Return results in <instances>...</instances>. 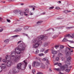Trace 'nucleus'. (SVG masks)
<instances>
[{"instance_id":"nucleus-1","label":"nucleus","mask_w":74,"mask_h":74,"mask_svg":"<svg viewBox=\"0 0 74 74\" xmlns=\"http://www.w3.org/2000/svg\"><path fill=\"white\" fill-rule=\"evenodd\" d=\"M47 37L44 35H40L38 36L36 38L32 40V42L35 43L32 45L33 48H37L40 45L42 44V41L41 40H44Z\"/></svg>"},{"instance_id":"nucleus-2","label":"nucleus","mask_w":74,"mask_h":74,"mask_svg":"<svg viewBox=\"0 0 74 74\" xmlns=\"http://www.w3.org/2000/svg\"><path fill=\"white\" fill-rule=\"evenodd\" d=\"M17 44H21L18 46V47L15 49V51L17 54H20L21 53V51H23V50H25V45L23 44V43H22V41L21 40L18 41Z\"/></svg>"},{"instance_id":"nucleus-3","label":"nucleus","mask_w":74,"mask_h":74,"mask_svg":"<svg viewBox=\"0 0 74 74\" xmlns=\"http://www.w3.org/2000/svg\"><path fill=\"white\" fill-rule=\"evenodd\" d=\"M24 64L23 66L22 67V63H18L17 65L16 68L18 69L19 70H25V69L26 68V67L27 66V63L25 60H24L23 61Z\"/></svg>"},{"instance_id":"nucleus-4","label":"nucleus","mask_w":74,"mask_h":74,"mask_svg":"<svg viewBox=\"0 0 74 74\" xmlns=\"http://www.w3.org/2000/svg\"><path fill=\"white\" fill-rule=\"evenodd\" d=\"M12 71L10 70V71L9 73L10 74H16L19 72V69H18L16 67H14L12 69Z\"/></svg>"},{"instance_id":"nucleus-5","label":"nucleus","mask_w":74,"mask_h":74,"mask_svg":"<svg viewBox=\"0 0 74 74\" xmlns=\"http://www.w3.org/2000/svg\"><path fill=\"white\" fill-rule=\"evenodd\" d=\"M21 57V55L18 56H16L12 59V60L13 61L14 63H18L20 60Z\"/></svg>"},{"instance_id":"nucleus-6","label":"nucleus","mask_w":74,"mask_h":74,"mask_svg":"<svg viewBox=\"0 0 74 74\" xmlns=\"http://www.w3.org/2000/svg\"><path fill=\"white\" fill-rule=\"evenodd\" d=\"M58 66L60 67V68L62 70H64L66 68H67L68 66L67 65H65L64 66H62V64L61 63H59L58 64Z\"/></svg>"},{"instance_id":"nucleus-7","label":"nucleus","mask_w":74,"mask_h":74,"mask_svg":"<svg viewBox=\"0 0 74 74\" xmlns=\"http://www.w3.org/2000/svg\"><path fill=\"white\" fill-rule=\"evenodd\" d=\"M5 59H3V62L4 63H6L7 62V60H11V58L10 56H6L5 57Z\"/></svg>"},{"instance_id":"nucleus-8","label":"nucleus","mask_w":74,"mask_h":74,"mask_svg":"<svg viewBox=\"0 0 74 74\" xmlns=\"http://www.w3.org/2000/svg\"><path fill=\"white\" fill-rule=\"evenodd\" d=\"M40 66V63L38 62L34 61L33 62L32 64V66L33 67H38Z\"/></svg>"},{"instance_id":"nucleus-9","label":"nucleus","mask_w":74,"mask_h":74,"mask_svg":"<svg viewBox=\"0 0 74 74\" xmlns=\"http://www.w3.org/2000/svg\"><path fill=\"white\" fill-rule=\"evenodd\" d=\"M8 61L7 62V65L8 67H10L12 64V62L10 60H8Z\"/></svg>"},{"instance_id":"nucleus-10","label":"nucleus","mask_w":74,"mask_h":74,"mask_svg":"<svg viewBox=\"0 0 74 74\" xmlns=\"http://www.w3.org/2000/svg\"><path fill=\"white\" fill-rule=\"evenodd\" d=\"M25 13L26 12H24L20 10L18 14H20L22 16L23 14L25 15H26V16H27V14H25Z\"/></svg>"},{"instance_id":"nucleus-11","label":"nucleus","mask_w":74,"mask_h":74,"mask_svg":"<svg viewBox=\"0 0 74 74\" xmlns=\"http://www.w3.org/2000/svg\"><path fill=\"white\" fill-rule=\"evenodd\" d=\"M67 36L71 38H73L74 37V33L71 35L68 34L67 35Z\"/></svg>"},{"instance_id":"nucleus-12","label":"nucleus","mask_w":74,"mask_h":74,"mask_svg":"<svg viewBox=\"0 0 74 74\" xmlns=\"http://www.w3.org/2000/svg\"><path fill=\"white\" fill-rule=\"evenodd\" d=\"M11 56L12 57H15V52L14 51H12L11 53Z\"/></svg>"},{"instance_id":"nucleus-13","label":"nucleus","mask_w":74,"mask_h":74,"mask_svg":"<svg viewBox=\"0 0 74 74\" xmlns=\"http://www.w3.org/2000/svg\"><path fill=\"white\" fill-rule=\"evenodd\" d=\"M52 53L53 55H55L57 54L58 53V51L55 50H53L51 52Z\"/></svg>"},{"instance_id":"nucleus-14","label":"nucleus","mask_w":74,"mask_h":74,"mask_svg":"<svg viewBox=\"0 0 74 74\" xmlns=\"http://www.w3.org/2000/svg\"><path fill=\"white\" fill-rule=\"evenodd\" d=\"M1 66L2 68L4 69L6 68V65L5 64H2L1 65Z\"/></svg>"},{"instance_id":"nucleus-15","label":"nucleus","mask_w":74,"mask_h":74,"mask_svg":"<svg viewBox=\"0 0 74 74\" xmlns=\"http://www.w3.org/2000/svg\"><path fill=\"white\" fill-rule=\"evenodd\" d=\"M21 30H22V28H19L16 29L14 30V32H19V31H21Z\"/></svg>"},{"instance_id":"nucleus-16","label":"nucleus","mask_w":74,"mask_h":74,"mask_svg":"<svg viewBox=\"0 0 74 74\" xmlns=\"http://www.w3.org/2000/svg\"><path fill=\"white\" fill-rule=\"evenodd\" d=\"M49 44V43H48L47 42H45L43 44V46L44 47H47L48 45Z\"/></svg>"},{"instance_id":"nucleus-17","label":"nucleus","mask_w":74,"mask_h":74,"mask_svg":"<svg viewBox=\"0 0 74 74\" xmlns=\"http://www.w3.org/2000/svg\"><path fill=\"white\" fill-rule=\"evenodd\" d=\"M71 12V11L70 10H65L63 11V12L64 13H65V14H67V13H69V12Z\"/></svg>"},{"instance_id":"nucleus-18","label":"nucleus","mask_w":74,"mask_h":74,"mask_svg":"<svg viewBox=\"0 0 74 74\" xmlns=\"http://www.w3.org/2000/svg\"><path fill=\"white\" fill-rule=\"evenodd\" d=\"M29 7L30 8H32V10H35V8H36V7L35 6L32 5L29 6Z\"/></svg>"},{"instance_id":"nucleus-19","label":"nucleus","mask_w":74,"mask_h":74,"mask_svg":"<svg viewBox=\"0 0 74 74\" xmlns=\"http://www.w3.org/2000/svg\"><path fill=\"white\" fill-rule=\"evenodd\" d=\"M19 11L20 10H16L14 11L13 12V13H14L15 14H16V13H18V12L19 13Z\"/></svg>"},{"instance_id":"nucleus-20","label":"nucleus","mask_w":74,"mask_h":74,"mask_svg":"<svg viewBox=\"0 0 74 74\" xmlns=\"http://www.w3.org/2000/svg\"><path fill=\"white\" fill-rule=\"evenodd\" d=\"M9 41H10V40L8 39H7L4 40V42L5 43H8V42H9Z\"/></svg>"},{"instance_id":"nucleus-21","label":"nucleus","mask_w":74,"mask_h":74,"mask_svg":"<svg viewBox=\"0 0 74 74\" xmlns=\"http://www.w3.org/2000/svg\"><path fill=\"white\" fill-rule=\"evenodd\" d=\"M49 64V61L47 59L46 60V65H48Z\"/></svg>"},{"instance_id":"nucleus-22","label":"nucleus","mask_w":74,"mask_h":74,"mask_svg":"<svg viewBox=\"0 0 74 74\" xmlns=\"http://www.w3.org/2000/svg\"><path fill=\"white\" fill-rule=\"evenodd\" d=\"M41 22H42V21H39L37 22V25H40V23H41Z\"/></svg>"},{"instance_id":"nucleus-23","label":"nucleus","mask_w":74,"mask_h":74,"mask_svg":"<svg viewBox=\"0 0 74 74\" xmlns=\"http://www.w3.org/2000/svg\"><path fill=\"white\" fill-rule=\"evenodd\" d=\"M68 40H67L66 38H64V39L62 41L63 42H67V41H68Z\"/></svg>"},{"instance_id":"nucleus-24","label":"nucleus","mask_w":74,"mask_h":74,"mask_svg":"<svg viewBox=\"0 0 74 74\" xmlns=\"http://www.w3.org/2000/svg\"><path fill=\"white\" fill-rule=\"evenodd\" d=\"M47 59H48V57H45L42 59L43 61H46Z\"/></svg>"},{"instance_id":"nucleus-25","label":"nucleus","mask_w":74,"mask_h":74,"mask_svg":"<svg viewBox=\"0 0 74 74\" xmlns=\"http://www.w3.org/2000/svg\"><path fill=\"white\" fill-rule=\"evenodd\" d=\"M54 70H56V71H61V69L59 68L54 69Z\"/></svg>"},{"instance_id":"nucleus-26","label":"nucleus","mask_w":74,"mask_h":74,"mask_svg":"<svg viewBox=\"0 0 74 74\" xmlns=\"http://www.w3.org/2000/svg\"><path fill=\"white\" fill-rule=\"evenodd\" d=\"M41 68L43 69H45V65L42 64L41 66Z\"/></svg>"},{"instance_id":"nucleus-27","label":"nucleus","mask_w":74,"mask_h":74,"mask_svg":"<svg viewBox=\"0 0 74 74\" xmlns=\"http://www.w3.org/2000/svg\"><path fill=\"white\" fill-rule=\"evenodd\" d=\"M71 53H70V52H67V53H66V55H71Z\"/></svg>"},{"instance_id":"nucleus-28","label":"nucleus","mask_w":74,"mask_h":74,"mask_svg":"<svg viewBox=\"0 0 74 74\" xmlns=\"http://www.w3.org/2000/svg\"><path fill=\"white\" fill-rule=\"evenodd\" d=\"M29 29V27L27 26H25L24 27V30H27V29Z\"/></svg>"},{"instance_id":"nucleus-29","label":"nucleus","mask_w":74,"mask_h":74,"mask_svg":"<svg viewBox=\"0 0 74 74\" xmlns=\"http://www.w3.org/2000/svg\"><path fill=\"white\" fill-rule=\"evenodd\" d=\"M68 49H69V51H70L71 52H73V49H70L69 47H68Z\"/></svg>"},{"instance_id":"nucleus-30","label":"nucleus","mask_w":74,"mask_h":74,"mask_svg":"<svg viewBox=\"0 0 74 74\" xmlns=\"http://www.w3.org/2000/svg\"><path fill=\"white\" fill-rule=\"evenodd\" d=\"M71 59V57H69L67 59V60L68 61H69V60H70Z\"/></svg>"},{"instance_id":"nucleus-31","label":"nucleus","mask_w":74,"mask_h":74,"mask_svg":"<svg viewBox=\"0 0 74 74\" xmlns=\"http://www.w3.org/2000/svg\"><path fill=\"white\" fill-rule=\"evenodd\" d=\"M70 71V69H66L65 70V71H66V72H68V73H69Z\"/></svg>"},{"instance_id":"nucleus-32","label":"nucleus","mask_w":74,"mask_h":74,"mask_svg":"<svg viewBox=\"0 0 74 74\" xmlns=\"http://www.w3.org/2000/svg\"><path fill=\"white\" fill-rule=\"evenodd\" d=\"M39 52V50L38 49H37L36 51V54H38Z\"/></svg>"},{"instance_id":"nucleus-33","label":"nucleus","mask_w":74,"mask_h":74,"mask_svg":"<svg viewBox=\"0 0 74 74\" xmlns=\"http://www.w3.org/2000/svg\"><path fill=\"white\" fill-rule=\"evenodd\" d=\"M34 14V13L32 12H30L29 14L30 15H33Z\"/></svg>"},{"instance_id":"nucleus-34","label":"nucleus","mask_w":74,"mask_h":74,"mask_svg":"<svg viewBox=\"0 0 74 74\" xmlns=\"http://www.w3.org/2000/svg\"><path fill=\"white\" fill-rule=\"evenodd\" d=\"M39 56H44V54L42 53L41 54H38Z\"/></svg>"},{"instance_id":"nucleus-35","label":"nucleus","mask_w":74,"mask_h":74,"mask_svg":"<svg viewBox=\"0 0 74 74\" xmlns=\"http://www.w3.org/2000/svg\"><path fill=\"white\" fill-rule=\"evenodd\" d=\"M3 71V69L1 66H0V73H1Z\"/></svg>"},{"instance_id":"nucleus-36","label":"nucleus","mask_w":74,"mask_h":74,"mask_svg":"<svg viewBox=\"0 0 74 74\" xmlns=\"http://www.w3.org/2000/svg\"><path fill=\"white\" fill-rule=\"evenodd\" d=\"M19 36L18 35H16L14 36H13L12 37H19Z\"/></svg>"},{"instance_id":"nucleus-37","label":"nucleus","mask_w":74,"mask_h":74,"mask_svg":"<svg viewBox=\"0 0 74 74\" xmlns=\"http://www.w3.org/2000/svg\"><path fill=\"white\" fill-rule=\"evenodd\" d=\"M56 59L57 61H58V60H59V58L58 57H56Z\"/></svg>"},{"instance_id":"nucleus-38","label":"nucleus","mask_w":74,"mask_h":74,"mask_svg":"<svg viewBox=\"0 0 74 74\" xmlns=\"http://www.w3.org/2000/svg\"><path fill=\"white\" fill-rule=\"evenodd\" d=\"M36 72V70L33 69L32 70V72L34 74H35V73Z\"/></svg>"},{"instance_id":"nucleus-39","label":"nucleus","mask_w":74,"mask_h":74,"mask_svg":"<svg viewBox=\"0 0 74 74\" xmlns=\"http://www.w3.org/2000/svg\"><path fill=\"white\" fill-rule=\"evenodd\" d=\"M48 51H49V49H47L45 51V53H48Z\"/></svg>"},{"instance_id":"nucleus-40","label":"nucleus","mask_w":74,"mask_h":74,"mask_svg":"<svg viewBox=\"0 0 74 74\" xmlns=\"http://www.w3.org/2000/svg\"><path fill=\"white\" fill-rule=\"evenodd\" d=\"M64 48V46L63 45H61L60 46V49H63Z\"/></svg>"},{"instance_id":"nucleus-41","label":"nucleus","mask_w":74,"mask_h":74,"mask_svg":"<svg viewBox=\"0 0 74 74\" xmlns=\"http://www.w3.org/2000/svg\"><path fill=\"white\" fill-rule=\"evenodd\" d=\"M68 41H69L70 42H71V43H73L74 42V41L73 40H68Z\"/></svg>"},{"instance_id":"nucleus-42","label":"nucleus","mask_w":74,"mask_h":74,"mask_svg":"<svg viewBox=\"0 0 74 74\" xmlns=\"http://www.w3.org/2000/svg\"><path fill=\"white\" fill-rule=\"evenodd\" d=\"M25 11L27 12H29V10L28 9H27L25 10Z\"/></svg>"},{"instance_id":"nucleus-43","label":"nucleus","mask_w":74,"mask_h":74,"mask_svg":"<svg viewBox=\"0 0 74 74\" xmlns=\"http://www.w3.org/2000/svg\"><path fill=\"white\" fill-rule=\"evenodd\" d=\"M60 8L58 6H57L55 8V9H56V10H59Z\"/></svg>"},{"instance_id":"nucleus-44","label":"nucleus","mask_w":74,"mask_h":74,"mask_svg":"<svg viewBox=\"0 0 74 74\" xmlns=\"http://www.w3.org/2000/svg\"><path fill=\"white\" fill-rule=\"evenodd\" d=\"M41 52H44V49H42L40 50Z\"/></svg>"},{"instance_id":"nucleus-45","label":"nucleus","mask_w":74,"mask_h":74,"mask_svg":"<svg viewBox=\"0 0 74 74\" xmlns=\"http://www.w3.org/2000/svg\"><path fill=\"white\" fill-rule=\"evenodd\" d=\"M46 14V13L45 12H43L41 14V15H45V14Z\"/></svg>"},{"instance_id":"nucleus-46","label":"nucleus","mask_w":74,"mask_h":74,"mask_svg":"<svg viewBox=\"0 0 74 74\" xmlns=\"http://www.w3.org/2000/svg\"><path fill=\"white\" fill-rule=\"evenodd\" d=\"M59 47V45H56L55 46V48H56V49H57V48H58Z\"/></svg>"},{"instance_id":"nucleus-47","label":"nucleus","mask_w":74,"mask_h":74,"mask_svg":"<svg viewBox=\"0 0 74 74\" xmlns=\"http://www.w3.org/2000/svg\"><path fill=\"white\" fill-rule=\"evenodd\" d=\"M58 37V36L54 35L53 36V38H56V37Z\"/></svg>"},{"instance_id":"nucleus-48","label":"nucleus","mask_w":74,"mask_h":74,"mask_svg":"<svg viewBox=\"0 0 74 74\" xmlns=\"http://www.w3.org/2000/svg\"><path fill=\"white\" fill-rule=\"evenodd\" d=\"M54 7H50L49 8V10H52V9H53V8H54Z\"/></svg>"},{"instance_id":"nucleus-49","label":"nucleus","mask_w":74,"mask_h":74,"mask_svg":"<svg viewBox=\"0 0 74 74\" xmlns=\"http://www.w3.org/2000/svg\"><path fill=\"white\" fill-rule=\"evenodd\" d=\"M62 55H63V54L61 53H59L58 54V56H61Z\"/></svg>"},{"instance_id":"nucleus-50","label":"nucleus","mask_w":74,"mask_h":74,"mask_svg":"<svg viewBox=\"0 0 74 74\" xmlns=\"http://www.w3.org/2000/svg\"><path fill=\"white\" fill-rule=\"evenodd\" d=\"M73 27H68L67 28L68 29H71V28H73Z\"/></svg>"},{"instance_id":"nucleus-51","label":"nucleus","mask_w":74,"mask_h":74,"mask_svg":"<svg viewBox=\"0 0 74 74\" xmlns=\"http://www.w3.org/2000/svg\"><path fill=\"white\" fill-rule=\"evenodd\" d=\"M7 22H11V21H10L9 19H7Z\"/></svg>"},{"instance_id":"nucleus-52","label":"nucleus","mask_w":74,"mask_h":74,"mask_svg":"<svg viewBox=\"0 0 74 74\" xmlns=\"http://www.w3.org/2000/svg\"><path fill=\"white\" fill-rule=\"evenodd\" d=\"M29 68L30 69H31V65H29Z\"/></svg>"},{"instance_id":"nucleus-53","label":"nucleus","mask_w":74,"mask_h":74,"mask_svg":"<svg viewBox=\"0 0 74 74\" xmlns=\"http://www.w3.org/2000/svg\"><path fill=\"white\" fill-rule=\"evenodd\" d=\"M3 31V29H1L0 30V32H2V31Z\"/></svg>"},{"instance_id":"nucleus-54","label":"nucleus","mask_w":74,"mask_h":74,"mask_svg":"<svg viewBox=\"0 0 74 74\" xmlns=\"http://www.w3.org/2000/svg\"><path fill=\"white\" fill-rule=\"evenodd\" d=\"M58 3H60V4L61 3V1H58L57 2Z\"/></svg>"},{"instance_id":"nucleus-55","label":"nucleus","mask_w":74,"mask_h":74,"mask_svg":"<svg viewBox=\"0 0 74 74\" xmlns=\"http://www.w3.org/2000/svg\"><path fill=\"white\" fill-rule=\"evenodd\" d=\"M69 47H70V48H74V47H71L70 46H69L68 45Z\"/></svg>"},{"instance_id":"nucleus-56","label":"nucleus","mask_w":74,"mask_h":74,"mask_svg":"<svg viewBox=\"0 0 74 74\" xmlns=\"http://www.w3.org/2000/svg\"><path fill=\"white\" fill-rule=\"evenodd\" d=\"M50 29H51V28H49V29H48L47 30V31H49V30H50Z\"/></svg>"},{"instance_id":"nucleus-57","label":"nucleus","mask_w":74,"mask_h":74,"mask_svg":"<svg viewBox=\"0 0 74 74\" xmlns=\"http://www.w3.org/2000/svg\"><path fill=\"white\" fill-rule=\"evenodd\" d=\"M25 35L26 36H27V37H29V36H28V35H27V34H25Z\"/></svg>"},{"instance_id":"nucleus-58","label":"nucleus","mask_w":74,"mask_h":74,"mask_svg":"<svg viewBox=\"0 0 74 74\" xmlns=\"http://www.w3.org/2000/svg\"><path fill=\"white\" fill-rule=\"evenodd\" d=\"M62 19V18H58V19Z\"/></svg>"},{"instance_id":"nucleus-59","label":"nucleus","mask_w":74,"mask_h":74,"mask_svg":"<svg viewBox=\"0 0 74 74\" xmlns=\"http://www.w3.org/2000/svg\"><path fill=\"white\" fill-rule=\"evenodd\" d=\"M59 74H63V73H62L61 72H60L59 73Z\"/></svg>"},{"instance_id":"nucleus-60","label":"nucleus","mask_w":74,"mask_h":74,"mask_svg":"<svg viewBox=\"0 0 74 74\" xmlns=\"http://www.w3.org/2000/svg\"><path fill=\"white\" fill-rule=\"evenodd\" d=\"M38 74H42V73H41V72H39L38 73Z\"/></svg>"},{"instance_id":"nucleus-61","label":"nucleus","mask_w":74,"mask_h":74,"mask_svg":"<svg viewBox=\"0 0 74 74\" xmlns=\"http://www.w3.org/2000/svg\"><path fill=\"white\" fill-rule=\"evenodd\" d=\"M57 64H58V63H56L54 64V65H56Z\"/></svg>"},{"instance_id":"nucleus-62","label":"nucleus","mask_w":74,"mask_h":74,"mask_svg":"<svg viewBox=\"0 0 74 74\" xmlns=\"http://www.w3.org/2000/svg\"><path fill=\"white\" fill-rule=\"evenodd\" d=\"M2 20V18L0 17V21Z\"/></svg>"},{"instance_id":"nucleus-63","label":"nucleus","mask_w":74,"mask_h":74,"mask_svg":"<svg viewBox=\"0 0 74 74\" xmlns=\"http://www.w3.org/2000/svg\"><path fill=\"white\" fill-rule=\"evenodd\" d=\"M21 5H23V3H21Z\"/></svg>"},{"instance_id":"nucleus-64","label":"nucleus","mask_w":74,"mask_h":74,"mask_svg":"<svg viewBox=\"0 0 74 74\" xmlns=\"http://www.w3.org/2000/svg\"><path fill=\"white\" fill-rule=\"evenodd\" d=\"M1 58H0V62H1Z\"/></svg>"}]
</instances>
